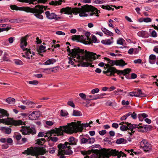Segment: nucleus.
Wrapping results in <instances>:
<instances>
[{"label":"nucleus","mask_w":158,"mask_h":158,"mask_svg":"<svg viewBox=\"0 0 158 158\" xmlns=\"http://www.w3.org/2000/svg\"><path fill=\"white\" fill-rule=\"evenodd\" d=\"M101 43L105 45H110L112 43V42L110 39H106L105 40H102L101 41Z\"/></svg>","instance_id":"29"},{"label":"nucleus","mask_w":158,"mask_h":158,"mask_svg":"<svg viewBox=\"0 0 158 158\" xmlns=\"http://www.w3.org/2000/svg\"><path fill=\"white\" fill-rule=\"evenodd\" d=\"M68 114V113L66 111H64L62 110L60 111V115L62 116H65Z\"/></svg>","instance_id":"43"},{"label":"nucleus","mask_w":158,"mask_h":158,"mask_svg":"<svg viewBox=\"0 0 158 158\" xmlns=\"http://www.w3.org/2000/svg\"><path fill=\"white\" fill-rule=\"evenodd\" d=\"M67 104L69 106H72L73 108H74V104L73 101H69L67 102Z\"/></svg>","instance_id":"46"},{"label":"nucleus","mask_w":158,"mask_h":158,"mask_svg":"<svg viewBox=\"0 0 158 158\" xmlns=\"http://www.w3.org/2000/svg\"><path fill=\"white\" fill-rule=\"evenodd\" d=\"M81 144L88 143V139L85 138H83L81 139Z\"/></svg>","instance_id":"39"},{"label":"nucleus","mask_w":158,"mask_h":158,"mask_svg":"<svg viewBox=\"0 0 158 158\" xmlns=\"http://www.w3.org/2000/svg\"><path fill=\"white\" fill-rule=\"evenodd\" d=\"M48 0H36L38 3H45Z\"/></svg>","instance_id":"56"},{"label":"nucleus","mask_w":158,"mask_h":158,"mask_svg":"<svg viewBox=\"0 0 158 158\" xmlns=\"http://www.w3.org/2000/svg\"><path fill=\"white\" fill-rule=\"evenodd\" d=\"M56 34L58 35H65V33L64 32L60 31H56Z\"/></svg>","instance_id":"52"},{"label":"nucleus","mask_w":158,"mask_h":158,"mask_svg":"<svg viewBox=\"0 0 158 158\" xmlns=\"http://www.w3.org/2000/svg\"><path fill=\"white\" fill-rule=\"evenodd\" d=\"M14 39L15 38L14 37H11L9 38L8 40L9 43L10 44H12L14 42Z\"/></svg>","instance_id":"50"},{"label":"nucleus","mask_w":158,"mask_h":158,"mask_svg":"<svg viewBox=\"0 0 158 158\" xmlns=\"http://www.w3.org/2000/svg\"><path fill=\"white\" fill-rule=\"evenodd\" d=\"M1 129L2 131L8 134H10L11 131V129L9 127H2L1 128Z\"/></svg>","instance_id":"25"},{"label":"nucleus","mask_w":158,"mask_h":158,"mask_svg":"<svg viewBox=\"0 0 158 158\" xmlns=\"http://www.w3.org/2000/svg\"><path fill=\"white\" fill-rule=\"evenodd\" d=\"M79 96L83 99H86V95L83 93H80L79 94Z\"/></svg>","instance_id":"49"},{"label":"nucleus","mask_w":158,"mask_h":158,"mask_svg":"<svg viewBox=\"0 0 158 158\" xmlns=\"http://www.w3.org/2000/svg\"><path fill=\"white\" fill-rule=\"evenodd\" d=\"M68 140L69 142H65L64 144L60 143L58 145L60 153H63L64 152L66 155L72 154L73 152L71 150L70 145H76V142L74 138L73 137H70Z\"/></svg>","instance_id":"7"},{"label":"nucleus","mask_w":158,"mask_h":158,"mask_svg":"<svg viewBox=\"0 0 158 158\" xmlns=\"http://www.w3.org/2000/svg\"><path fill=\"white\" fill-rule=\"evenodd\" d=\"M46 151L45 149L40 148H34L31 147L28 148L26 150H25L24 152H23L24 154L27 155H31V156H36L39 154L41 155H44Z\"/></svg>","instance_id":"10"},{"label":"nucleus","mask_w":158,"mask_h":158,"mask_svg":"<svg viewBox=\"0 0 158 158\" xmlns=\"http://www.w3.org/2000/svg\"><path fill=\"white\" fill-rule=\"evenodd\" d=\"M49 4L52 5H57V4L60 5L58 1H52L51 2L49 3Z\"/></svg>","instance_id":"42"},{"label":"nucleus","mask_w":158,"mask_h":158,"mask_svg":"<svg viewBox=\"0 0 158 158\" xmlns=\"http://www.w3.org/2000/svg\"><path fill=\"white\" fill-rule=\"evenodd\" d=\"M28 36V35L22 37L20 40V47L23 51L27 50V48H25V46L27 45V38Z\"/></svg>","instance_id":"15"},{"label":"nucleus","mask_w":158,"mask_h":158,"mask_svg":"<svg viewBox=\"0 0 158 158\" xmlns=\"http://www.w3.org/2000/svg\"><path fill=\"white\" fill-rule=\"evenodd\" d=\"M136 92H137V93L136 94V95L139 96H136V97H142L145 96L144 94L142 93L140 89L138 90Z\"/></svg>","instance_id":"31"},{"label":"nucleus","mask_w":158,"mask_h":158,"mask_svg":"<svg viewBox=\"0 0 158 158\" xmlns=\"http://www.w3.org/2000/svg\"><path fill=\"white\" fill-rule=\"evenodd\" d=\"M46 47L45 46L41 45L37 48V51L39 54L42 56V55L40 54V53L44 52L46 51L45 49Z\"/></svg>","instance_id":"20"},{"label":"nucleus","mask_w":158,"mask_h":158,"mask_svg":"<svg viewBox=\"0 0 158 158\" xmlns=\"http://www.w3.org/2000/svg\"><path fill=\"white\" fill-rule=\"evenodd\" d=\"M137 93V92H132L129 93L128 94V96H139L138 95H136V94Z\"/></svg>","instance_id":"40"},{"label":"nucleus","mask_w":158,"mask_h":158,"mask_svg":"<svg viewBox=\"0 0 158 158\" xmlns=\"http://www.w3.org/2000/svg\"><path fill=\"white\" fill-rule=\"evenodd\" d=\"M119 124L121 125L120 127V129L121 131H127V130H129L131 132H129V133L130 134L135 132L133 129L135 128H137V130L139 131L140 132L144 131V130H143V127L141 126V124H139V125L131 124L128 122L125 123L124 122H123L120 123Z\"/></svg>","instance_id":"8"},{"label":"nucleus","mask_w":158,"mask_h":158,"mask_svg":"<svg viewBox=\"0 0 158 158\" xmlns=\"http://www.w3.org/2000/svg\"><path fill=\"white\" fill-rule=\"evenodd\" d=\"M15 63L17 65H22L23 64L22 62L20 60H17L15 61Z\"/></svg>","instance_id":"54"},{"label":"nucleus","mask_w":158,"mask_h":158,"mask_svg":"<svg viewBox=\"0 0 158 158\" xmlns=\"http://www.w3.org/2000/svg\"><path fill=\"white\" fill-rule=\"evenodd\" d=\"M65 127L64 126H60L59 128H55L54 129L48 131L46 133V135H44V137L48 136V138L50 139V137L55 136H61L64 135V133H66Z\"/></svg>","instance_id":"9"},{"label":"nucleus","mask_w":158,"mask_h":158,"mask_svg":"<svg viewBox=\"0 0 158 158\" xmlns=\"http://www.w3.org/2000/svg\"><path fill=\"white\" fill-rule=\"evenodd\" d=\"M82 114L80 111L77 110H74L73 115L75 116H79L82 115Z\"/></svg>","instance_id":"30"},{"label":"nucleus","mask_w":158,"mask_h":158,"mask_svg":"<svg viewBox=\"0 0 158 158\" xmlns=\"http://www.w3.org/2000/svg\"><path fill=\"white\" fill-rule=\"evenodd\" d=\"M95 140L93 138H89L88 139V143H93L94 142Z\"/></svg>","instance_id":"37"},{"label":"nucleus","mask_w":158,"mask_h":158,"mask_svg":"<svg viewBox=\"0 0 158 158\" xmlns=\"http://www.w3.org/2000/svg\"><path fill=\"white\" fill-rule=\"evenodd\" d=\"M10 9L13 10L23 11L27 13H31L34 14V15L37 18L43 19V16L41 14L44 12V11L47 9V6L38 5L35 6L34 8H32L29 7H19L16 5H10Z\"/></svg>","instance_id":"4"},{"label":"nucleus","mask_w":158,"mask_h":158,"mask_svg":"<svg viewBox=\"0 0 158 158\" xmlns=\"http://www.w3.org/2000/svg\"><path fill=\"white\" fill-rule=\"evenodd\" d=\"M104 59L108 61V64H106L105 66L108 68L106 71H104L103 72L106 74L108 76H114L115 73L118 75L122 74L125 75L131 72V69L129 68L123 70H119L116 69L115 68L112 67L114 65L123 66L127 64L123 60L121 59L116 60H111L106 57H105Z\"/></svg>","instance_id":"3"},{"label":"nucleus","mask_w":158,"mask_h":158,"mask_svg":"<svg viewBox=\"0 0 158 158\" xmlns=\"http://www.w3.org/2000/svg\"><path fill=\"white\" fill-rule=\"evenodd\" d=\"M91 42H92L94 43H98V42H97V39L96 37L93 35L92 36V41Z\"/></svg>","instance_id":"45"},{"label":"nucleus","mask_w":158,"mask_h":158,"mask_svg":"<svg viewBox=\"0 0 158 158\" xmlns=\"http://www.w3.org/2000/svg\"><path fill=\"white\" fill-rule=\"evenodd\" d=\"M56 62L55 59H49L47 60L44 63V65H48L51 64H52Z\"/></svg>","instance_id":"27"},{"label":"nucleus","mask_w":158,"mask_h":158,"mask_svg":"<svg viewBox=\"0 0 158 158\" xmlns=\"http://www.w3.org/2000/svg\"><path fill=\"white\" fill-rule=\"evenodd\" d=\"M67 48L69 55L72 57H68V63L72 65L75 62L77 63L78 66L88 67L90 66L94 67V65H92V62L98 59L101 56L100 55H97L96 53L80 49L77 47H75L71 50L69 46H67Z\"/></svg>","instance_id":"1"},{"label":"nucleus","mask_w":158,"mask_h":158,"mask_svg":"<svg viewBox=\"0 0 158 158\" xmlns=\"http://www.w3.org/2000/svg\"><path fill=\"white\" fill-rule=\"evenodd\" d=\"M55 136H56L50 137L49 140H51L53 142H56L58 140V138L56 137H55Z\"/></svg>","instance_id":"38"},{"label":"nucleus","mask_w":158,"mask_h":158,"mask_svg":"<svg viewBox=\"0 0 158 158\" xmlns=\"http://www.w3.org/2000/svg\"><path fill=\"white\" fill-rule=\"evenodd\" d=\"M122 104L123 105H128L129 104V102L128 101L125 102V100H123L122 102Z\"/></svg>","instance_id":"57"},{"label":"nucleus","mask_w":158,"mask_h":158,"mask_svg":"<svg viewBox=\"0 0 158 158\" xmlns=\"http://www.w3.org/2000/svg\"><path fill=\"white\" fill-rule=\"evenodd\" d=\"M22 133L23 135H28L31 134L32 135L35 134L36 131L34 127H25L20 130Z\"/></svg>","instance_id":"11"},{"label":"nucleus","mask_w":158,"mask_h":158,"mask_svg":"<svg viewBox=\"0 0 158 158\" xmlns=\"http://www.w3.org/2000/svg\"><path fill=\"white\" fill-rule=\"evenodd\" d=\"M58 151H59V149L58 150ZM58 154L60 156V158H65V156L64 155V154L66 155L65 152L63 153H60L59 152V151L58 152Z\"/></svg>","instance_id":"53"},{"label":"nucleus","mask_w":158,"mask_h":158,"mask_svg":"<svg viewBox=\"0 0 158 158\" xmlns=\"http://www.w3.org/2000/svg\"><path fill=\"white\" fill-rule=\"evenodd\" d=\"M46 123L48 125L52 126L53 124V123L51 121H46Z\"/></svg>","instance_id":"64"},{"label":"nucleus","mask_w":158,"mask_h":158,"mask_svg":"<svg viewBox=\"0 0 158 158\" xmlns=\"http://www.w3.org/2000/svg\"><path fill=\"white\" fill-rule=\"evenodd\" d=\"M141 62H142V60L141 59H140L135 60L134 61V62L135 64L140 63Z\"/></svg>","instance_id":"63"},{"label":"nucleus","mask_w":158,"mask_h":158,"mask_svg":"<svg viewBox=\"0 0 158 158\" xmlns=\"http://www.w3.org/2000/svg\"><path fill=\"white\" fill-rule=\"evenodd\" d=\"M91 151L93 153L98 154L100 156H102L103 157H106L108 158L111 155H112L113 156H117L118 158H120L122 155H123V157L126 156V154L122 151H117L116 149H108L106 150L105 149H103L102 150L92 149Z\"/></svg>","instance_id":"5"},{"label":"nucleus","mask_w":158,"mask_h":158,"mask_svg":"<svg viewBox=\"0 0 158 158\" xmlns=\"http://www.w3.org/2000/svg\"><path fill=\"white\" fill-rule=\"evenodd\" d=\"M46 17L48 19L58 20L60 19L59 17H57V15L54 13H50L49 11H46L45 12Z\"/></svg>","instance_id":"14"},{"label":"nucleus","mask_w":158,"mask_h":158,"mask_svg":"<svg viewBox=\"0 0 158 158\" xmlns=\"http://www.w3.org/2000/svg\"><path fill=\"white\" fill-rule=\"evenodd\" d=\"M141 117H143L144 118H145L148 117V115L145 113H143L142 114H139V120L140 121H142L143 119H141Z\"/></svg>","instance_id":"35"},{"label":"nucleus","mask_w":158,"mask_h":158,"mask_svg":"<svg viewBox=\"0 0 158 158\" xmlns=\"http://www.w3.org/2000/svg\"><path fill=\"white\" fill-rule=\"evenodd\" d=\"M40 115L39 111H35L32 112L29 116V119L31 120H34L37 119Z\"/></svg>","instance_id":"16"},{"label":"nucleus","mask_w":158,"mask_h":158,"mask_svg":"<svg viewBox=\"0 0 158 158\" xmlns=\"http://www.w3.org/2000/svg\"><path fill=\"white\" fill-rule=\"evenodd\" d=\"M151 36L154 37H156L157 34L156 33V31L154 30H153L151 33Z\"/></svg>","instance_id":"60"},{"label":"nucleus","mask_w":158,"mask_h":158,"mask_svg":"<svg viewBox=\"0 0 158 158\" xmlns=\"http://www.w3.org/2000/svg\"><path fill=\"white\" fill-rule=\"evenodd\" d=\"M25 51H27L25 52V54L23 55L22 56L28 59H32L33 55H35L34 53V52H31V49H28L27 48V50H25Z\"/></svg>","instance_id":"18"},{"label":"nucleus","mask_w":158,"mask_h":158,"mask_svg":"<svg viewBox=\"0 0 158 158\" xmlns=\"http://www.w3.org/2000/svg\"><path fill=\"white\" fill-rule=\"evenodd\" d=\"M156 56L153 54H151L149 56V61L151 64H153L155 63Z\"/></svg>","instance_id":"22"},{"label":"nucleus","mask_w":158,"mask_h":158,"mask_svg":"<svg viewBox=\"0 0 158 158\" xmlns=\"http://www.w3.org/2000/svg\"><path fill=\"white\" fill-rule=\"evenodd\" d=\"M6 102L9 104H14L15 102V99L12 98H8L6 99Z\"/></svg>","instance_id":"26"},{"label":"nucleus","mask_w":158,"mask_h":158,"mask_svg":"<svg viewBox=\"0 0 158 158\" xmlns=\"http://www.w3.org/2000/svg\"><path fill=\"white\" fill-rule=\"evenodd\" d=\"M145 35V31H139L138 33V35L139 36L141 37H144Z\"/></svg>","instance_id":"41"},{"label":"nucleus","mask_w":158,"mask_h":158,"mask_svg":"<svg viewBox=\"0 0 158 158\" xmlns=\"http://www.w3.org/2000/svg\"><path fill=\"white\" fill-rule=\"evenodd\" d=\"M140 145L141 147L145 152L149 151L151 148V144L145 139L141 141Z\"/></svg>","instance_id":"12"},{"label":"nucleus","mask_w":158,"mask_h":158,"mask_svg":"<svg viewBox=\"0 0 158 158\" xmlns=\"http://www.w3.org/2000/svg\"><path fill=\"white\" fill-rule=\"evenodd\" d=\"M39 83V81L37 80H34L30 81L29 82V83L32 85H37Z\"/></svg>","instance_id":"44"},{"label":"nucleus","mask_w":158,"mask_h":158,"mask_svg":"<svg viewBox=\"0 0 158 158\" xmlns=\"http://www.w3.org/2000/svg\"><path fill=\"white\" fill-rule=\"evenodd\" d=\"M134 51H135V53H137L138 51H137V49L136 48L133 49V48H130L128 51V53L129 54H132L133 53Z\"/></svg>","instance_id":"33"},{"label":"nucleus","mask_w":158,"mask_h":158,"mask_svg":"<svg viewBox=\"0 0 158 158\" xmlns=\"http://www.w3.org/2000/svg\"><path fill=\"white\" fill-rule=\"evenodd\" d=\"M94 2L96 4H101L104 2L102 0H96L94 1Z\"/></svg>","instance_id":"58"},{"label":"nucleus","mask_w":158,"mask_h":158,"mask_svg":"<svg viewBox=\"0 0 158 158\" xmlns=\"http://www.w3.org/2000/svg\"><path fill=\"white\" fill-rule=\"evenodd\" d=\"M6 119V124L8 125L12 124L15 126H17L23 124V122L20 120H15L12 118H7Z\"/></svg>","instance_id":"13"},{"label":"nucleus","mask_w":158,"mask_h":158,"mask_svg":"<svg viewBox=\"0 0 158 158\" xmlns=\"http://www.w3.org/2000/svg\"><path fill=\"white\" fill-rule=\"evenodd\" d=\"M81 122L77 121V122H72L68 123L65 127L66 133L68 134H72L74 133H77L78 132H82L83 127H88L89 126V123L81 124Z\"/></svg>","instance_id":"6"},{"label":"nucleus","mask_w":158,"mask_h":158,"mask_svg":"<svg viewBox=\"0 0 158 158\" xmlns=\"http://www.w3.org/2000/svg\"><path fill=\"white\" fill-rule=\"evenodd\" d=\"M10 29L9 27H7L6 28H0V32L5 31H8Z\"/></svg>","instance_id":"55"},{"label":"nucleus","mask_w":158,"mask_h":158,"mask_svg":"<svg viewBox=\"0 0 158 158\" xmlns=\"http://www.w3.org/2000/svg\"><path fill=\"white\" fill-rule=\"evenodd\" d=\"M123 92V90L120 89H118L115 91V92L117 94H120Z\"/></svg>","instance_id":"59"},{"label":"nucleus","mask_w":158,"mask_h":158,"mask_svg":"<svg viewBox=\"0 0 158 158\" xmlns=\"http://www.w3.org/2000/svg\"><path fill=\"white\" fill-rule=\"evenodd\" d=\"M90 33L89 32H86L85 33V37H84V40H83V43L85 44H90L91 43L90 39L89 37Z\"/></svg>","instance_id":"17"},{"label":"nucleus","mask_w":158,"mask_h":158,"mask_svg":"<svg viewBox=\"0 0 158 158\" xmlns=\"http://www.w3.org/2000/svg\"><path fill=\"white\" fill-rule=\"evenodd\" d=\"M100 11L95 7L86 4L81 6V8L69 7L63 8L60 10V13H64L65 14H71L72 13H79L80 17H87L89 15L92 16L95 15L96 16H98V12Z\"/></svg>","instance_id":"2"},{"label":"nucleus","mask_w":158,"mask_h":158,"mask_svg":"<svg viewBox=\"0 0 158 158\" xmlns=\"http://www.w3.org/2000/svg\"><path fill=\"white\" fill-rule=\"evenodd\" d=\"M22 103L27 106H29L31 108H33L34 107V104L33 102L30 101L22 100Z\"/></svg>","instance_id":"21"},{"label":"nucleus","mask_w":158,"mask_h":158,"mask_svg":"<svg viewBox=\"0 0 158 158\" xmlns=\"http://www.w3.org/2000/svg\"><path fill=\"white\" fill-rule=\"evenodd\" d=\"M101 30L105 34L111 36H113V33L106 28L104 27L102 28Z\"/></svg>","instance_id":"24"},{"label":"nucleus","mask_w":158,"mask_h":158,"mask_svg":"<svg viewBox=\"0 0 158 158\" xmlns=\"http://www.w3.org/2000/svg\"><path fill=\"white\" fill-rule=\"evenodd\" d=\"M0 113L2 114V117H3L4 116L7 117L9 116L7 111L3 109H0Z\"/></svg>","instance_id":"23"},{"label":"nucleus","mask_w":158,"mask_h":158,"mask_svg":"<svg viewBox=\"0 0 158 158\" xmlns=\"http://www.w3.org/2000/svg\"><path fill=\"white\" fill-rule=\"evenodd\" d=\"M112 126L113 127L115 128H117L118 127V125L116 123H114L112 125Z\"/></svg>","instance_id":"61"},{"label":"nucleus","mask_w":158,"mask_h":158,"mask_svg":"<svg viewBox=\"0 0 158 158\" xmlns=\"http://www.w3.org/2000/svg\"><path fill=\"white\" fill-rule=\"evenodd\" d=\"M141 20L142 21H140V22L143 21L146 23H148L152 21V19L148 17L143 18Z\"/></svg>","instance_id":"34"},{"label":"nucleus","mask_w":158,"mask_h":158,"mask_svg":"<svg viewBox=\"0 0 158 158\" xmlns=\"http://www.w3.org/2000/svg\"><path fill=\"white\" fill-rule=\"evenodd\" d=\"M124 141V139L123 138H119L117 140L116 143L117 144H120L123 143Z\"/></svg>","instance_id":"36"},{"label":"nucleus","mask_w":158,"mask_h":158,"mask_svg":"<svg viewBox=\"0 0 158 158\" xmlns=\"http://www.w3.org/2000/svg\"><path fill=\"white\" fill-rule=\"evenodd\" d=\"M125 42V40L122 38H119L117 40V44L121 45H123Z\"/></svg>","instance_id":"32"},{"label":"nucleus","mask_w":158,"mask_h":158,"mask_svg":"<svg viewBox=\"0 0 158 158\" xmlns=\"http://www.w3.org/2000/svg\"><path fill=\"white\" fill-rule=\"evenodd\" d=\"M99 91V89L98 88H95L94 89H92L91 91L92 94H94L95 93H98Z\"/></svg>","instance_id":"47"},{"label":"nucleus","mask_w":158,"mask_h":158,"mask_svg":"<svg viewBox=\"0 0 158 158\" xmlns=\"http://www.w3.org/2000/svg\"><path fill=\"white\" fill-rule=\"evenodd\" d=\"M88 97H89L90 98H91L90 100H95L100 98L99 96H97V97H93V96L92 95H88L87 96Z\"/></svg>","instance_id":"51"},{"label":"nucleus","mask_w":158,"mask_h":158,"mask_svg":"<svg viewBox=\"0 0 158 158\" xmlns=\"http://www.w3.org/2000/svg\"><path fill=\"white\" fill-rule=\"evenodd\" d=\"M55 150L56 148H50L49 149L48 151L49 152H50V153L52 154L54 153Z\"/></svg>","instance_id":"48"},{"label":"nucleus","mask_w":158,"mask_h":158,"mask_svg":"<svg viewBox=\"0 0 158 158\" xmlns=\"http://www.w3.org/2000/svg\"><path fill=\"white\" fill-rule=\"evenodd\" d=\"M72 40L74 41H77L78 42L82 41L83 42V40H84V37L81 35H74L72 36Z\"/></svg>","instance_id":"19"},{"label":"nucleus","mask_w":158,"mask_h":158,"mask_svg":"<svg viewBox=\"0 0 158 158\" xmlns=\"http://www.w3.org/2000/svg\"><path fill=\"white\" fill-rule=\"evenodd\" d=\"M17 1L29 3V4H34V2L36 1V0H17Z\"/></svg>","instance_id":"28"},{"label":"nucleus","mask_w":158,"mask_h":158,"mask_svg":"<svg viewBox=\"0 0 158 158\" xmlns=\"http://www.w3.org/2000/svg\"><path fill=\"white\" fill-rule=\"evenodd\" d=\"M131 116L134 119H135L137 118L136 114L134 112L131 113Z\"/></svg>","instance_id":"62"}]
</instances>
